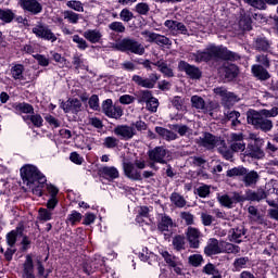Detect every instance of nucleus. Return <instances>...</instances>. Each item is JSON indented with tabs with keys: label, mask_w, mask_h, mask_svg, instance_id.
Wrapping results in <instances>:
<instances>
[{
	"label": "nucleus",
	"mask_w": 278,
	"mask_h": 278,
	"mask_svg": "<svg viewBox=\"0 0 278 278\" xmlns=\"http://www.w3.org/2000/svg\"><path fill=\"white\" fill-rule=\"evenodd\" d=\"M193 62H210V60H240L238 53L229 51L223 46H208L204 51L198 50L189 55Z\"/></svg>",
	"instance_id": "nucleus-1"
},
{
	"label": "nucleus",
	"mask_w": 278,
	"mask_h": 278,
	"mask_svg": "<svg viewBox=\"0 0 278 278\" xmlns=\"http://www.w3.org/2000/svg\"><path fill=\"white\" fill-rule=\"evenodd\" d=\"M23 182L31 190L36 197H42V189L47 185V176L40 173L35 165H24L21 168Z\"/></svg>",
	"instance_id": "nucleus-2"
},
{
	"label": "nucleus",
	"mask_w": 278,
	"mask_h": 278,
	"mask_svg": "<svg viewBox=\"0 0 278 278\" xmlns=\"http://www.w3.org/2000/svg\"><path fill=\"white\" fill-rule=\"evenodd\" d=\"M278 115V108L274 106L271 110L263 109L260 112L255 110H249L247 112V121L249 125H253L255 129L262 131H270L273 129V121L268 118H275Z\"/></svg>",
	"instance_id": "nucleus-3"
},
{
	"label": "nucleus",
	"mask_w": 278,
	"mask_h": 278,
	"mask_svg": "<svg viewBox=\"0 0 278 278\" xmlns=\"http://www.w3.org/2000/svg\"><path fill=\"white\" fill-rule=\"evenodd\" d=\"M115 49L124 53H134L135 55H144L146 51L144 46H142V43L129 37L124 38L119 40L117 43H115Z\"/></svg>",
	"instance_id": "nucleus-4"
},
{
	"label": "nucleus",
	"mask_w": 278,
	"mask_h": 278,
	"mask_svg": "<svg viewBox=\"0 0 278 278\" xmlns=\"http://www.w3.org/2000/svg\"><path fill=\"white\" fill-rule=\"evenodd\" d=\"M33 34L36 36V38H40L41 40H48L50 42H55L58 40V37L51 30L49 25L38 22L33 28H31Z\"/></svg>",
	"instance_id": "nucleus-5"
},
{
	"label": "nucleus",
	"mask_w": 278,
	"mask_h": 278,
	"mask_svg": "<svg viewBox=\"0 0 278 278\" xmlns=\"http://www.w3.org/2000/svg\"><path fill=\"white\" fill-rule=\"evenodd\" d=\"M131 81H134L136 86H140V88H147L148 90H151L155 88V84L160 81V75H157V73H152L148 78H144L140 75H132Z\"/></svg>",
	"instance_id": "nucleus-6"
},
{
	"label": "nucleus",
	"mask_w": 278,
	"mask_h": 278,
	"mask_svg": "<svg viewBox=\"0 0 278 278\" xmlns=\"http://www.w3.org/2000/svg\"><path fill=\"white\" fill-rule=\"evenodd\" d=\"M150 163V168H155V164H166V155H168V150L164 147H156L148 152Z\"/></svg>",
	"instance_id": "nucleus-7"
},
{
	"label": "nucleus",
	"mask_w": 278,
	"mask_h": 278,
	"mask_svg": "<svg viewBox=\"0 0 278 278\" xmlns=\"http://www.w3.org/2000/svg\"><path fill=\"white\" fill-rule=\"evenodd\" d=\"M228 142L233 153H239L247 149V143H244V135L242 132H231L229 135Z\"/></svg>",
	"instance_id": "nucleus-8"
},
{
	"label": "nucleus",
	"mask_w": 278,
	"mask_h": 278,
	"mask_svg": "<svg viewBox=\"0 0 278 278\" xmlns=\"http://www.w3.org/2000/svg\"><path fill=\"white\" fill-rule=\"evenodd\" d=\"M102 111L109 118H115L118 121L123 116V109L112 103V99H108L102 103Z\"/></svg>",
	"instance_id": "nucleus-9"
},
{
	"label": "nucleus",
	"mask_w": 278,
	"mask_h": 278,
	"mask_svg": "<svg viewBox=\"0 0 278 278\" xmlns=\"http://www.w3.org/2000/svg\"><path fill=\"white\" fill-rule=\"evenodd\" d=\"M213 92L222 98V101L226 108L229 105H233V103H238V97L232 92L227 91L225 87H217L213 89Z\"/></svg>",
	"instance_id": "nucleus-10"
},
{
	"label": "nucleus",
	"mask_w": 278,
	"mask_h": 278,
	"mask_svg": "<svg viewBox=\"0 0 278 278\" xmlns=\"http://www.w3.org/2000/svg\"><path fill=\"white\" fill-rule=\"evenodd\" d=\"M123 169L128 179H131L132 181H142V173L132 162H124Z\"/></svg>",
	"instance_id": "nucleus-11"
},
{
	"label": "nucleus",
	"mask_w": 278,
	"mask_h": 278,
	"mask_svg": "<svg viewBox=\"0 0 278 278\" xmlns=\"http://www.w3.org/2000/svg\"><path fill=\"white\" fill-rule=\"evenodd\" d=\"M18 5L25 12L37 15L42 12V4L38 0H18Z\"/></svg>",
	"instance_id": "nucleus-12"
},
{
	"label": "nucleus",
	"mask_w": 278,
	"mask_h": 278,
	"mask_svg": "<svg viewBox=\"0 0 278 278\" xmlns=\"http://www.w3.org/2000/svg\"><path fill=\"white\" fill-rule=\"evenodd\" d=\"M178 70L186 73L191 79H201V70L194 65H190L186 61H180L178 63Z\"/></svg>",
	"instance_id": "nucleus-13"
},
{
	"label": "nucleus",
	"mask_w": 278,
	"mask_h": 278,
	"mask_svg": "<svg viewBox=\"0 0 278 278\" xmlns=\"http://www.w3.org/2000/svg\"><path fill=\"white\" fill-rule=\"evenodd\" d=\"M115 136H118L122 140H131L136 136V128L129 125H118L114 128Z\"/></svg>",
	"instance_id": "nucleus-14"
},
{
	"label": "nucleus",
	"mask_w": 278,
	"mask_h": 278,
	"mask_svg": "<svg viewBox=\"0 0 278 278\" xmlns=\"http://www.w3.org/2000/svg\"><path fill=\"white\" fill-rule=\"evenodd\" d=\"M187 240L191 249H199L201 244V231L194 227H188L186 231Z\"/></svg>",
	"instance_id": "nucleus-15"
},
{
	"label": "nucleus",
	"mask_w": 278,
	"mask_h": 278,
	"mask_svg": "<svg viewBox=\"0 0 278 278\" xmlns=\"http://www.w3.org/2000/svg\"><path fill=\"white\" fill-rule=\"evenodd\" d=\"M219 142L220 139L210 132H205L203 137L198 139V144L204 147V149H214V147H218Z\"/></svg>",
	"instance_id": "nucleus-16"
},
{
	"label": "nucleus",
	"mask_w": 278,
	"mask_h": 278,
	"mask_svg": "<svg viewBox=\"0 0 278 278\" xmlns=\"http://www.w3.org/2000/svg\"><path fill=\"white\" fill-rule=\"evenodd\" d=\"M165 27L169 29L174 35L182 34L184 36H188V28L186 25L178 21L166 20L164 23Z\"/></svg>",
	"instance_id": "nucleus-17"
},
{
	"label": "nucleus",
	"mask_w": 278,
	"mask_h": 278,
	"mask_svg": "<svg viewBox=\"0 0 278 278\" xmlns=\"http://www.w3.org/2000/svg\"><path fill=\"white\" fill-rule=\"evenodd\" d=\"M174 227H177V225H175V222H173V218H170V216L165 214L161 215V218L157 223L159 231H161L162 233H164V231H167V233H170Z\"/></svg>",
	"instance_id": "nucleus-18"
},
{
	"label": "nucleus",
	"mask_w": 278,
	"mask_h": 278,
	"mask_svg": "<svg viewBox=\"0 0 278 278\" xmlns=\"http://www.w3.org/2000/svg\"><path fill=\"white\" fill-rule=\"evenodd\" d=\"M83 36L85 40H88L91 45H98V42H101L103 38V33H101V29L99 28L87 29L83 33Z\"/></svg>",
	"instance_id": "nucleus-19"
},
{
	"label": "nucleus",
	"mask_w": 278,
	"mask_h": 278,
	"mask_svg": "<svg viewBox=\"0 0 278 278\" xmlns=\"http://www.w3.org/2000/svg\"><path fill=\"white\" fill-rule=\"evenodd\" d=\"M247 235V230L244 229V226H238L237 228L230 229L228 233V239L230 242H237L240 244L242 242V238Z\"/></svg>",
	"instance_id": "nucleus-20"
},
{
	"label": "nucleus",
	"mask_w": 278,
	"mask_h": 278,
	"mask_svg": "<svg viewBox=\"0 0 278 278\" xmlns=\"http://www.w3.org/2000/svg\"><path fill=\"white\" fill-rule=\"evenodd\" d=\"M23 278H36V275L34 274V258L31 257V254L26 255V260L23 264Z\"/></svg>",
	"instance_id": "nucleus-21"
},
{
	"label": "nucleus",
	"mask_w": 278,
	"mask_h": 278,
	"mask_svg": "<svg viewBox=\"0 0 278 278\" xmlns=\"http://www.w3.org/2000/svg\"><path fill=\"white\" fill-rule=\"evenodd\" d=\"M153 66H156L160 73H162V75L165 77H175V71L173 70V66L168 65V63L163 59L154 62Z\"/></svg>",
	"instance_id": "nucleus-22"
},
{
	"label": "nucleus",
	"mask_w": 278,
	"mask_h": 278,
	"mask_svg": "<svg viewBox=\"0 0 278 278\" xmlns=\"http://www.w3.org/2000/svg\"><path fill=\"white\" fill-rule=\"evenodd\" d=\"M242 181L245 186V188H253V186H256L257 181H260V174L255 170L248 172L245 169V174H243Z\"/></svg>",
	"instance_id": "nucleus-23"
},
{
	"label": "nucleus",
	"mask_w": 278,
	"mask_h": 278,
	"mask_svg": "<svg viewBox=\"0 0 278 278\" xmlns=\"http://www.w3.org/2000/svg\"><path fill=\"white\" fill-rule=\"evenodd\" d=\"M204 253L207 255V257H212V255H218V253H222L220 245L218 244L216 238H211L207 241V244L204 248Z\"/></svg>",
	"instance_id": "nucleus-24"
},
{
	"label": "nucleus",
	"mask_w": 278,
	"mask_h": 278,
	"mask_svg": "<svg viewBox=\"0 0 278 278\" xmlns=\"http://www.w3.org/2000/svg\"><path fill=\"white\" fill-rule=\"evenodd\" d=\"M62 109L65 113L72 112L73 114H77V112H81V101L73 99L72 101L63 103Z\"/></svg>",
	"instance_id": "nucleus-25"
},
{
	"label": "nucleus",
	"mask_w": 278,
	"mask_h": 278,
	"mask_svg": "<svg viewBox=\"0 0 278 278\" xmlns=\"http://www.w3.org/2000/svg\"><path fill=\"white\" fill-rule=\"evenodd\" d=\"M252 74L257 79H261V81H266V79H270V74L262 65H253L252 66Z\"/></svg>",
	"instance_id": "nucleus-26"
},
{
	"label": "nucleus",
	"mask_w": 278,
	"mask_h": 278,
	"mask_svg": "<svg viewBox=\"0 0 278 278\" xmlns=\"http://www.w3.org/2000/svg\"><path fill=\"white\" fill-rule=\"evenodd\" d=\"M31 115H24L22 118L24 122L29 125L30 123L34 125V127H42V123H45V119H42V116L40 114L30 113Z\"/></svg>",
	"instance_id": "nucleus-27"
},
{
	"label": "nucleus",
	"mask_w": 278,
	"mask_h": 278,
	"mask_svg": "<svg viewBox=\"0 0 278 278\" xmlns=\"http://www.w3.org/2000/svg\"><path fill=\"white\" fill-rule=\"evenodd\" d=\"M160 255H162V257L164 258V262L173 267V266H181V263L179 262V258H177V256L168 253V251L166 250H161L160 251Z\"/></svg>",
	"instance_id": "nucleus-28"
},
{
	"label": "nucleus",
	"mask_w": 278,
	"mask_h": 278,
	"mask_svg": "<svg viewBox=\"0 0 278 278\" xmlns=\"http://www.w3.org/2000/svg\"><path fill=\"white\" fill-rule=\"evenodd\" d=\"M99 266H103V260L101 258H96L94 261H90L89 263H85L84 264V273H86V275H92V273H94Z\"/></svg>",
	"instance_id": "nucleus-29"
},
{
	"label": "nucleus",
	"mask_w": 278,
	"mask_h": 278,
	"mask_svg": "<svg viewBox=\"0 0 278 278\" xmlns=\"http://www.w3.org/2000/svg\"><path fill=\"white\" fill-rule=\"evenodd\" d=\"M267 194L264 189H258L257 191L249 190L245 193L247 201H262L266 199Z\"/></svg>",
	"instance_id": "nucleus-30"
},
{
	"label": "nucleus",
	"mask_w": 278,
	"mask_h": 278,
	"mask_svg": "<svg viewBox=\"0 0 278 278\" xmlns=\"http://www.w3.org/2000/svg\"><path fill=\"white\" fill-rule=\"evenodd\" d=\"M25 66L23 64H15L11 67V77L15 79V81H23L25 76Z\"/></svg>",
	"instance_id": "nucleus-31"
},
{
	"label": "nucleus",
	"mask_w": 278,
	"mask_h": 278,
	"mask_svg": "<svg viewBox=\"0 0 278 278\" xmlns=\"http://www.w3.org/2000/svg\"><path fill=\"white\" fill-rule=\"evenodd\" d=\"M18 236H23V226L17 227L15 230H12L7 235L8 247L14 248V244H16V238H18Z\"/></svg>",
	"instance_id": "nucleus-32"
},
{
	"label": "nucleus",
	"mask_w": 278,
	"mask_h": 278,
	"mask_svg": "<svg viewBox=\"0 0 278 278\" xmlns=\"http://www.w3.org/2000/svg\"><path fill=\"white\" fill-rule=\"evenodd\" d=\"M155 131L156 134H159V136H161L164 140H167L168 142H170V140H177V134L173 132V130L156 126Z\"/></svg>",
	"instance_id": "nucleus-33"
},
{
	"label": "nucleus",
	"mask_w": 278,
	"mask_h": 278,
	"mask_svg": "<svg viewBox=\"0 0 278 278\" xmlns=\"http://www.w3.org/2000/svg\"><path fill=\"white\" fill-rule=\"evenodd\" d=\"M139 258L141 262H148L149 264H155L157 262V255L153 252H149V248H144L142 252L139 253Z\"/></svg>",
	"instance_id": "nucleus-34"
},
{
	"label": "nucleus",
	"mask_w": 278,
	"mask_h": 278,
	"mask_svg": "<svg viewBox=\"0 0 278 278\" xmlns=\"http://www.w3.org/2000/svg\"><path fill=\"white\" fill-rule=\"evenodd\" d=\"M63 18L71 23V25H77V23H79V20L81 18V15L71 10H66L63 11Z\"/></svg>",
	"instance_id": "nucleus-35"
},
{
	"label": "nucleus",
	"mask_w": 278,
	"mask_h": 278,
	"mask_svg": "<svg viewBox=\"0 0 278 278\" xmlns=\"http://www.w3.org/2000/svg\"><path fill=\"white\" fill-rule=\"evenodd\" d=\"M248 212L250 214L251 220H253L254 223H258L260 225H263L264 217L262 216V214H260V211L257 210V207L249 206Z\"/></svg>",
	"instance_id": "nucleus-36"
},
{
	"label": "nucleus",
	"mask_w": 278,
	"mask_h": 278,
	"mask_svg": "<svg viewBox=\"0 0 278 278\" xmlns=\"http://www.w3.org/2000/svg\"><path fill=\"white\" fill-rule=\"evenodd\" d=\"M172 244L175 251H184L186 249V237L177 235L173 238Z\"/></svg>",
	"instance_id": "nucleus-37"
},
{
	"label": "nucleus",
	"mask_w": 278,
	"mask_h": 278,
	"mask_svg": "<svg viewBox=\"0 0 278 278\" xmlns=\"http://www.w3.org/2000/svg\"><path fill=\"white\" fill-rule=\"evenodd\" d=\"M101 173L104 177H109L110 179H118L119 176L118 169L114 166H104Z\"/></svg>",
	"instance_id": "nucleus-38"
},
{
	"label": "nucleus",
	"mask_w": 278,
	"mask_h": 278,
	"mask_svg": "<svg viewBox=\"0 0 278 278\" xmlns=\"http://www.w3.org/2000/svg\"><path fill=\"white\" fill-rule=\"evenodd\" d=\"M226 118L231 122L232 127H238L242 122L240 118V112L231 111V112H224Z\"/></svg>",
	"instance_id": "nucleus-39"
},
{
	"label": "nucleus",
	"mask_w": 278,
	"mask_h": 278,
	"mask_svg": "<svg viewBox=\"0 0 278 278\" xmlns=\"http://www.w3.org/2000/svg\"><path fill=\"white\" fill-rule=\"evenodd\" d=\"M217 149L218 153H220L223 157H225V160H231V157H233V152H231V150L227 148V144L225 143L224 140H219Z\"/></svg>",
	"instance_id": "nucleus-40"
},
{
	"label": "nucleus",
	"mask_w": 278,
	"mask_h": 278,
	"mask_svg": "<svg viewBox=\"0 0 278 278\" xmlns=\"http://www.w3.org/2000/svg\"><path fill=\"white\" fill-rule=\"evenodd\" d=\"M0 21L3 23H12L14 21V11L0 8Z\"/></svg>",
	"instance_id": "nucleus-41"
},
{
	"label": "nucleus",
	"mask_w": 278,
	"mask_h": 278,
	"mask_svg": "<svg viewBox=\"0 0 278 278\" xmlns=\"http://www.w3.org/2000/svg\"><path fill=\"white\" fill-rule=\"evenodd\" d=\"M170 202L175 207H186V199L177 192L170 194Z\"/></svg>",
	"instance_id": "nucleus-42"
},
{
	"label": "nucleus",
	"mask_w": 278,
	"mask_h": 278,
	"mask_svg": "<svg viewBox=\"0 0 278 278\" xmlns=\"http://www.w3.org/2000/svg\"><path fill=\"white\" fill-rule=\"evenodd\" d=\"M238 66L231 64L225 67V77L227 78L228 81H231V79H236L238 77Z\"/></svg>",
	"instance_id": "nucleus-43"
},
{
	"label": "nucleus",
	"mask_w": 278,
	"mask_h": 278,
	"mask_svg": "<svg viewBox=\"0 0 278 278\" xmlns=\"http://www.w3.org/2000/svg\"><path fill=\"white\" fill-rule=\"evenodd\" d=\"M154 43L159 45V47H170V45H173V41H170L168 37L156 33L154 37Z\"/></svg>",
	"instance_id": "nucleus-44"
},
{
	"label": "nucleus",
	"mask_w": 278,
	"mask_h": 278,
	"mask_svg": "<svg viewBox=\"0 0 278 278\" xmlns=\"http://www.w3.org/2000/svg\"><path fill=\"white\" fill-rule=\"evenodd\" d=\"M72 64L75 66L76 70L86 68V60L84 55L76 53L73 55Z\"/></svg>",
	"instance_id": "nucleus-45"
},
{
	"label": "nucleus",
	"mask_w": 278,
	"mask_h": 278,
	"mask_svg": "<svg viewBox=\"0 0 278 278\" xmlns=\"http://www.w3.org/2000/svg\"><path fill=\"white\" fill-rule=\"evenodd\" d=\"M153 98V92L149 90H140L137 93V101L138 103H147L150 99Z\"/></svg>",
	"instance_id": "nucleus-46"
},
{
	"label": "nucleus",
	"mask_w": 278,
	"mask_h": 278,
	"mask_svg": "<svg viewBox=\"0 0 278 278\" xmlns=\"http://www.w3.org/2000/svg\"><path fill=\"white\" fill-rule=\"evenodd\" d=\"M15 110L17 112H21L22 114H34V106L31 104L25 103V102L17 103L15 105Z\"/></svg>",
	"instance_id": "nucleus-47"
},
{
	"label": "nucleus",
	"mask_w": 278,
	"mask_h": 278,
	"mask_svg": "<svg viewBox=\"0 0 278 278\" xmlns=\"http://www.w3.org/2000/svg\"><path fill=\"white\" fill-rule=\"evenodd\" d=\"M191 105L195 110H205V100H203V98L200 96H192Z\"/></svg>",
	"instance_id": "nucleus-48"
},
{
	"label": "nucleus",
	"mask_w": 278,
	"mask_h": 278,
	"mask_svg": "<svg viewBox=\"0 0 278 278\" xmlns=\"http://www.w3.org/2000/svg\"><path fill=\"white\" fill-rule=\"evenodd\" d=\"M72 40L77 45V49H79L80 51H86V49H88V41H86V39H84L79 35H74L72 37Z\"/></svg>",
	"instance_id": "nucleus-49"
},
{
	"label": "nucleus",
	"mask_w": 278,
	"mask_h": 278,
	"mask_svg": "<svg viewBox=\"0 0 278 278\" xmlns=\"http://www.w3.org/2000/svg\"><path fill=\"white\" fill-rule=\"evenodd\" d=\"M151 8L147 2H139L135 7V12H137V14H141V16H147Z\"/></svg>",
	"instance_id": "nucleus-50"
},
{
	"label": "nucleus",
	"mask_w": 278,
	"mask_h": 278,
	"mask_svg": "<svg viewBox=\"0 0 278 278\" xmlns=\"http://www.w3.org/2000/svg\"><path fill=\"white\" fill-rule=\"evenodd\" d=\"M255 47L257 51H268V49H270V43L266 38H257L255 41Z\"/></svg>",
	"instance_id": "nucleus-51"
},
{
	"label": "nucleus",
	"mask_w": 278,
	"mask_h": 278,
	"mask_svg": "<svg viewBox=\"0 0 278 278\" xmlns=\"http://www.w3.org/2000/svg\"><path fill=\"white\" fill-rule=\"evenodd\" d=\"M248 264H249V257H239L235 260L233 268L235 270L239 271V270H242V268H247Z\"/></svg>",
	"instance_id": "nucleus-52"
},
{
	"label": "nucleus",
	"mask_w": 278,
	"mask_h": 278,
	"mask_svg": "<svg viewBox=\"0 0 278 278\" xmlns=\"http://www.w3.org/2000/svg\"><path fill=\"white\" fill-rule=\"evenodd\" d=\"M66 5L70 10H74L75 12H84V3L78 0H70L66 2Z\"/></svg>",
	"instance_id": "nucleus-53"
},
{
	"label": "nucleus",
	"mask_w": 278,
	"mask_h": 278,
	"mask_svg": "<svg viewBox=\"0 0 278 278\" xmlns=\"http://www.w3.org/2000/svg\"><path fill=\"white\" fill-rule=\"evenodd\" d=\"M103 147L106 149H116V147H118V139L116 137H105Z\"/></svg>",
	"instance_id": "nucleus-54"
},
{
	"label": "nucleus",
	"mask_w": 278,
	"mask_h": 278,
	"mask_svg": "<svg viewBox=\"0 0 278 278\" xmlns=\"http://www.w3.org/2000/svg\"><path fill=\"white\" fill-rule=\"evenodd\" d=\"M189 264L199 268L203 264V255L201 254H192L189 256Z\"/></svg>",
	"instance_id": "nucleus-55"
},
{
	"label": "nucleus",
	"mask_w": 278,
	"mask_h": 278,
	"mask_svg": "<svg viewBox=\"0 0 278 278\" xmlns=\"http://www.w3.org/2000/svg\"><path fill=\"white\" fill-rule=\"evenodd\" d=\"M109 29L115 34H125V25L122 22H113L109 24Z\"/></svg>",
	"instance_id": "nucleus-56"
},
{
	"label": "nucleus",
	"mask_w": 278,
	"mask_h": 278,
	"mask_svg": "<svg viewBox=\"0 0 278 278\" xmlns=\"http://www.w3.org/2000/svg\"><path fill=\"white\" fill-rule=\"evenodd\" d=\"M247 168L244 167H233L227 172V177H240L245 175Z\"/></svg>",
	"instance_id": "nucleus-57"
},
{
	"label": "nucleus",
	"mask_w": 278,
	"mask_h": 278,
	"mask_svg": "<svg viewBox=\"0 0 278 278\" xmlns=\"http://www.w3.org/2000/svg\"><path fill=\"white\" fill-rule=\"evenodd\" d=\"M160 106V101L152 96V98L146 103L147 110L149 112H157V108Z\"/></svg>",
	"instance_id": "nucleus-58"
},
{
	"label": "nucleus",
	"mask_w": 278,
	"mask_h": 278,
	"mask_svg": "<svg viewBox=\"0 0 278 278\" xmlns=\"http://www.w3.org/2000/svg\"><path fill=\"white\" fill-rule=\"evenodd\" d=\"M218 201L220 205H223L224 207H228V210H231V207H233V200H231V197L227 194L219 197Z\"/></svg>",
	"instance_id": "nucleus-59"
},
{
	"label": "nucleus",
	"mask_w": 278,
	"mask_h": 278,
	"mask_svg": "<svg viewBox=\"0 0 278 278\" xmlns=\"http://www.w3.org/2000/svg\"><path fill=\"white\" fill-rule=\"evenodd\" d=\"M197 194L201 199H205V198L210 197V186L208 185H202V186L198 187L197 188Z\"/></svg>",
	"instance_id": "nucleus-60"
},
{
	"label": "nucleus",
	"mask_w": 278,
	"mask_h": 278,
	"mask_svg": "<svg viewBox=\"0 0 278 278\" xmlns=\"http://www.w3.org/2000/svg\"><path fill=\"white\" fill-rule=\"evenodd\" d=\"M119 18L124 21V23H129V21L134 18V13L129 11V9H123L119 13Z\"/></svg>",
	"instance_id": "nucleus-61"
},
{
	"label": "nucleus",
	"mask_w": 278,
	"mask_h": 278,
	"mask_svg": "<svg viewBox=\"0 0 278 278\" xmlns=\"http://www.w3.org/2000/svg\"><path fill=\"white\" fill-rule=\"evenodd\" d=\"M79 220H81V213L77 211H73L67 217L70 225H75V223H79Z\"/></svg>",
	"instance_id": "nucleus-62"
},
{
	"label": "nucleus",
	"mask_w": 278,
	"mask_h": 278,
	"mask_svg": "<svg viewBox=\"0 0 278 278\" xmlns=\"http://www.w3.org/2000/svg\"><path fill=\"white\" fill-rule=\"evenodd\" d=\"M53 217V213H51V211L47 210V208H40L39 210V219L40 220H51V218Z\"/></svg>",
	"instance_id": "nucleus-63"
},
{
	"label": "nucleus",
	"mask_w": 278,
	"mask_h": 278,
	"mask_svg": "<svg viewBox=\"0 0 278 278\" xmlns=\"http://www.w3.org/2000/svg\"><path fill=\"white\" fill-rule=\"evenodd\" d=\"M175 131H178L179 136H192V129L188 128V126L182 125L178 128H174Z\"/></svg>",
	"instance_id": "nucleus-64"
}]
</instances>
